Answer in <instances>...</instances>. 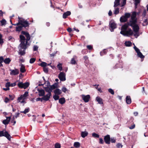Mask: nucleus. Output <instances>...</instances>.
I'll list each match as a JSON object with an SVG mask.
<instances>
[{"instance_id": "f257e3e1", "label": "nucleus", "mask_w": 148, "mask_h": 148, "mask_svg": "<svg viewBox=\"0 0 148 148\" xmlns=\"http://www.w3.org/2000/svg\"><path fill=\"white\" fill-rule=\"evenodd\" d=\"M26 39H25V37L22 35L20 36V41L21 42L19 46L21 47L22 48H24V49H26L27 47V45H29V44H28V41L30 39V35L28 33L26 35Z\"/></svg>"}, {"instance_id": "f03ea898", "label": "nucleus", "mask_w": 148, "mask_h": 148, "mask_svg": "<svg viewBox=\"0 0 148 148\" xmlns=\"http://www.w3.org/2000/svg\"><path fill=\"white\" fill-rule=\"evenodd\" d=\"M26 39H25V37L22 35L20 36V41L21 42L19 46L21 47L22 48H24V49H26L27 47V45H29V44H28V41L30 39V35L28 33L26 35Z\"/></svg>"}, {"instance_id": "7ed1b4c3", "label": "nucleus", "mask_w": 148, "mask_h": 148, "mask_svg": "<svg viewBox=\"0 0 148 148\" xmlns=\"http://www.w3.org/2000/svg\"><path fill=\"white\" fill-rule=\"evenodd\" d=\"M18 22L16 24H15L14 25H18L19 24L21 25L18 26L16 27V31L20 32L23 29V27H25L29 26V23L23 18L19 17H18Z\"/></svg>"}, {"instance_id": "20e7f679", "label": "nucleus", "mask_w": 148, "mask_h": 148, "mask_svg": "<svg viewBox=\"0 0 148 148\" xmlns=\"http://www.w3.org/2000/svg\"><path fill=\"white\" fill-rule=\"evenodd\" d=\"M132 27L133 31L135 34L134 36L136 38L139 36V26L136 24L133 25L132 26H131Z\"/></svg>"}, {"instance_id": "39448f33", "label": "nucleus", "mask_w": 148, "mask_h": 148, "mask_svg": "<svg viewBox=\"0 0 148 148\" xmlns=\"http://www.w3.org/2000/svg\"><path fill=\"white\" fill-rule=\"evenodd\" d=\"M5 136L9 140L11 139V137L8 132L5 130H3L0 131V137Z\"/></svg>"}, {"instance_id": "423d86ee", "label": "nucleus", "mask_w": 148, "mask_h": 148, "mask_svg": "<svg viewBox=\"0 0 148 148\" xmlns=\"http://www.w3.org/2000/svg\"><path fill=\"white\" fill-rule=\"evenodd\" d=\"M136 14L133 13L131 16V20L129 22L130 26H132L133 25L136 24Z\"/></svg>"}, {"instance_id": "0eeeda50", "label": "nucleus", "mask_w": 148, "mask_h": 148, "mask_svg": "<svg viewBox=\"0 0 148 148\" xmlns=\"http://www.w3.org/2000/svg\"><path fill=\"white\" fill-rule=\"evenodd\" d=\"M109 28L111 32H113L114 30L116 28V23L113 21H111L109 23Z\"/></svg>"}, {"instance_id": "6e6552de", "label": "nucleus", "mask_w": 148, "mask_h": 148, "mask_svg": "<svg viewBox=\"0 0 148 148\" xmlns=\"http://www.w3.org/2000/svg\"><path fill=\"white\" fill-rule=\"evenodd\" d=\"M29 85V83L28 82H26L24 83L22 82H19L18 84V85L19 88L25 89L27 88Z\"/></svg>"}, {"instance_id": "1a4fd4ad", "label": "nucleus", "mask_w": 148, "mask_h": 148, "mask_svg": "<svg viewBox=\"0 0 148 148\" xmlns=\"http://www.w3.org/2000/svg\"><path fill=\"white\" fill-rule=\"evenodd\" d=\"M129 26H130L129 22L125 23L124 25H123L121 27V31L120 32V34H124V32H125L127 30Z\"/></svg>"}, {"instance_id": "9d476101", "label": "nucleus", "mask_w": 148, "mask_h": 148, "mask_svg": "<svg viewBox=\"0 0 148 148\" xmlns=\"http://www.w3.org/2000/svg\"><path fill=\"white\" fill-rule=\"evenodd\" d=\"M133 34V32L131 28L128 29V30H126L124 34H122L124 36H129L132 35Z\"/></svg>"}, {"instance_id": "9b49d317", "label": "nucleus", "mask_w": 148, "mask_h": 148, "mask_svg": "<svg viewBox=\"0 0 148 148\" xmlns=\"http://www.w3.org/2000/svg\"><path fill=\"white\" fill-rule=\"evenodd\" d=\"M65 74L63 72H61L58 75V78L60 80L62 81H64L66 80Z\"/></svg>"}, {"instance_id": "f8f14e48", "label": "nucleus", "mask_w": 148, "mask_h": 148, "mask_svg": "<svg viewBox=\"0 0 148 148\" xmlns=\"http://www.w3.org/2000/svg\"><path fill=\"white\" fill-rule=\"evenodd\" d=\"M134 49L136 52L137 53V55L138 57L141 58H144V56L143 55L142 53L140 52V50L138 48L135 46H134Z\"/></svg>"}, {"instance_id": "ddd939ff", "label": "nucleus", "mask_w": 148, "mask_h": 148, "mask_svg": "<svg viewBox=\"0 0 148 148\" xmlns=\"http://www.w3.org/2000/svg\"><path fill=\"white\" fill-rule=\"evenodd\" d=\"M81 97L83 100L85 102H88L89 101L90 98V96L89 95H81Z\"/></svg>"}, {"instance_id": "4468645a", "label": "nucleus", "mask_w": 148, "mask_h": 148, "mask_svg": "<svg viewBox=\"0 0 148 148\" xmlns=\"http://www.w3.org/2000/svg\"><path fill=\"white\" fill-rule=\"evenodd\" d=\"M10 71H11L10 73L11 75H15L19 73V71L17 69H15L14 70L10 69Z\"/></svg>"}, {"instance_id": "2eb2a0df", "label": "nucleus", "mask_w": 148, "mask_h": 148, "mask_svg": "<svg viewBox=\"0 0 148 148\" xmlns=\"http://www.w3.org/2000/svg\"><path fill=\"white\" fill-rule=\"evenodd\" d=\"M104 140L105 143L108 144L110 143V135H107L104 137Z\"/></svg>"}, {"instance_id": "dca6fc26", "label": "nucleus", "mask_w": 148, "mask_h": 148, "mask_svg": "<svg viewBox=\"0 0 148 148\" xmlns=\"http://www.w3.org/2000/svg\"><path fill=\"white\" fill-rule=\"evenodd\" d=\"M51 96V93H48L47 95L43 96V97H42V99L43 100H45L46 101H48L50 98V97Z\"/></svg>"}, {"instance_id": "f3484780", "label": "nucleus", "mask_w": 148, "mask_h": 148, "mask_svg": "<svg viewBox=\"0 0 148 148\" xmlns=\"http://www.w3.org/2000/svg\"><path fill=\"white\" fill-rule=\"evenodd\" d=\"M20 48L19 50V52L18 53L21 56L24 55L25 53V50L26 49H24V48H22L20 46Z\"/></svg>"}, {"instance_id": "a211bd4d", "label": "nucleus", "mask_w": 148, "mask_h": 148, "mask_svg": "<svg viewBox=\"0 0 148 148\" xmlns=\"http://www.w3.org/2000/svg\"><path fill=\"white\" fill-rule=\"evenodd\" d=\"M11 119V117H6V119L3 120V123L5 125L8 124L10 121Z\"/></svg>"}, {"instance_id": "6ab92c4d", "label": "nucleus", "mask_w": 148, "mask_h": 148, "mask_svg": "<svg viewBox=\"0 0 148 148\" xmlns=\"http://www.w3.org/2000/svg\"><path fill=\"white\" fill-rule=\"evenodd\" d=\"M71 14V12L69 11H67L63 13L62 16L63 18L65 19L68 16H70Z\"/></svg>"}, {"instance_id": "aec40b11", "label": "nucleus", "mask_w": 148, "mask_h": 148, "mask_svg": "<svg viewBox=\"0 0 148 148\" xmlns=\"http://www.w3.org/2000/svg\"><path fill=\"white\" fill-rule=\"evenodd\" d=\"M17 101L18 102H20L21 103H25V101L23 99V98L21 95L18 97L17 99Z\"/></svg>"}, {"instance_id": "412c9836", "label": "nucleus", "mask_w": 148, "mask_h": 148, "mask_svg": "<svg viewBox=\"0 0 148 148\" xmlns=\"http://www.w3.org/2000/svg\"><path fill=\"white\" fill-rule=\"evenodd\" d=\"M126 103L128 104H130L132 102L131 97L129 96H127L126 98Z\"/></svg>"}, {"instance_id": "4be33fe9", "label": "nucleus", "mask_w": 148, "mask_h": 148, "mask_svg": "<svg viewBox=\"0 0 148 148\" xmlns=\"http://www.w3.org/2000/svg\"><path fill=\"white\" fill-rule=\"evenodd\" d=\"M77 57L74 56L72 58L71 61V64H76V62L75 59H77Z\"/></svg>"}, {"instance_id": "5701e85b", "label": "nucleus", "mask_w": 148, "mask_h": 148, "mask_svg": "<svg viewBox=\"0 0 148 148\" xmlns=\"http://www.w3.org/2000/svg\"><path fill=\"white\" fill-rule=\"evenodd\" d=\"M20 71L22 73H24L26 71V69L25 66L23 64L21 65V68H20Z\"/></svg>"}, {"instance_id": "b1692460", "label": "nucleus", "mask_w": 148, "mask_h": 148, "mask_svg": "<svg viewBox=\"0 0 148 148\" xmlns=\"http://www.w3.org/2000/svg\"><path fill=\"white\" fill-rule=\"evenodd\" d=\"M39 95L40 96H44L45 95V91L43 90H38Z\"/></svg>"}, {"instance_id": "393cba45", "label": "nucleus", "mask_w": 148, "mask_h": 148, "mask_svg": "<svg viewBox=\"0 0 148 148\" xmlns=\"http://www.w3.org/2000/svg\"><path fill=\"white\" fill-rule=\"evenodd\" d=\"M54 92L56 95H60L62 93L61 90L58 88H57L55 90Z\"/></svg>"}, {"instance_id": "a878e982", "label": "nucleus", "mask_w": 148, "mask_h": 148, "mask_svg": "<svg viewBox=\"0 0 148 148\" xmlns=\"http://www.w3.org/2000/svg\"><path fill=\"white\" fill-rule=\"evenodd\" d=\"M120 20V21L121 22H125L127 21V19L124 16L121 17Z\"/></svg>"}, {"instance_id": "bb28decb", "label": "nucleus", "mask_w": 148, "mask_h": 148, "mask_svg": "<svg viewBox=\"0 0 148 148\" xmlns=\"http://www.w3.org/2000/svg\"><path fill=\"white\" fill-rule=\"evenodd\" d=\"M96 100L99 104H102L103 103L102 99L100 97H96Z\"/></svg>"}, {"instance_id": "cd10ccee", "label": "nucleus", "mask_w": 148, "mask_h": 148, "mask_svg": "<svg viewBox=\"0 0 148 148\" xmlns=\"http://www.w3.org/2000/svg\"><path fill=\"white\" fill-rule=\"evenodd\" d=\"M65 102V100L64 98L62 97L59 99V102L61 104H63Z\"/></svg>"}, {"instance_id": "c85d7f7f", "label": "nucleus", "mask_w": 148, "mask_h": 148, "mask_svg": "<svg viewBox=\"0 0 148 148\" xmlns=\"http://www.w3.org/2000/svg\"><path fill=\"white\" fill-rule=\"evenodd\" d=\"M45 91L47 92L48 93H51L52 90L50 87H46L45 88Z\"/></svg>"}, {"instance_id": "c756f323", "label": "nucleus", "mask_w": 148, "mask_h": 148, "mask_svg": "<svg viewBox=\"0 0 148 148\" xmlns=\"http://www.w3.org/2000/svg\"><path fill=\"white\" fill-rule=\"evenodd\" d=\"M88 134V132H82L81 133V135L82 137L84 138L87 136Z\"/></svg>"}, {"instance_id": "7c9ffc66", "label": "nucleus", "mask_w": 148, "mask_h": 148, "mask_svg": "<svg viewBox=\"0 0 148 148\" xmlns=\"http://www.w3.org/2000/svg\"><path fill=\"white\" fill-rule=\"evenodd\" d=\"M21 96H22V97L23 98V99L25 100L28 96V92L26 91L25 92L23 95H21Z\"/></svg>"}, {"instance_id": "2f4dec72", "label": "nucleus", "mask_w": 148, "mask_h": 148, "mask_svg": "<svg viewBox=\"0 0 148 148\" xmlns=\"http://www.w3.org/2000/svg\"><path fill=\"white\" fill-rule=\"evenodd\" d=\"M11 61V60L9 58H6L4 60L3 62L6 64H8L10 63V61Z\"/></svg>"}, {"instance_id": "473e14b6", "label": "nucleus", "mask_w": 148, "mask_h": 148, "mask_svg": "<svg viewBox=\"0 0 148 148\" xmlns=\"http://www.w3.org/2000/svg\"><path fill=\"white\" fill-rule=\"evenodd\" d=\"M74 146L77 148H79L80 146V144L78 142H75L73 144Z\"/></svg>"}, {"instance_id": "72a5a7b5", "label": "nucleus", "mask_w": 148, "mask_h": 148, "mask_svg": "<svg viewBox=\"0 0 148 148\" xmlns=\"http://www.w3.org/2000/svg\"><path fill=\"white\" fill-rule=\"evenodd\" d=\"M119 5L120 0H115L114 2V7H116Z\"/></svg>"}, {"instance_id": "f704fd0d", "label": "nucleus", "mask_w": 148, "mask_h": 148, "mask_svg": "<svg viewBox=\"0 0 148 148\" xmlns=\"http://www.w3.org/2000/svg\"><path fill=\"white\" fill-rule=\"evenodd\" d=\"M119 8H115L114 11V14L115 15H116L118 14L119 13Z\"/></svg>"}, {"instance_id": "c9c22d12", "label": "nucleus", "mask_w": 148, "mask_h": 148, "mask_svg": "<svg viewBox=\"0 0 148 148\" xmlns=\"http://www.w3.org/2000/svg\"><path fill=\"white\" fill-rule=\"evenodd\" d=\"M30 110L29 108H27L25 109L24 111H21V112L22 113H24V114H26V113L28 112Z\"/></svg>"}, {"instance_id": "e433bc0d", "label": "nucleus", "mask_w": 148, "mask_h": 148, "mask_svg": "<svg viewBox=\"0 0 148 148\" xmlns=\"http://www.w3.org/2000/svg\"><path fill=\"white\" fill-rule=\"evenodd\" d=\"M0 23L2 26L5 25L6 24V21L5 19H3L0 21Z\"/></svg>"}, {"instance_id": "4c0bfd02", "label": "nucleus", "mask_w": 148, "mask_h": 148, "mask_svg": "<svg viewBox=\"0 0 148 148\" xmlns=\"http://www.w3.org/2000/svg\"><path fill=\"white\" fill-rule=\"evenodd\" d=\"M125 44L126 46L129 47L131 46L132 43L131 42L128 41L125 42Z\"/></svg>"}, {"instance_id": "58836bf2", "label": "nucleus", "mask_w": 148, "mask_h": 148, "mask_svg": "<svg viewBox=\"0 0 148 148\" xmlns=\"http://www.w3.org/2000/svg\"><path fill=\"white\" fill-rule=\"evenodd\" d=\"M2 35L0 34V44L2 45L4 42L3 39L2 38Z\"/></svg>"}, {"instance_id": "ea45409f", "label": "nucleus", "mask_w": 148, "mask_h": 148, "mask_svg": "<svg viewBox=\"0 0 148 148\" xmlns=\"http://www.w3.org/2000/svg\"><path fill=\"white\" fill-rule=\"evenodd\" d=\"M57 67L58 68L59 70L60 71H61L62 69V64L61 63H59L57 65Z\"/></svg>"}, {"instance_id": "a19ab883", "label": "nucleus", "mask_w": 148, "mask_h": 148, "mask_svg": "<svg viewBox=\"0 0 148 148\" xmlns=\"http://www.w3.org/2000/svg\"><path fill=\"white\" fill-rule=\"evenodd\" d=\"M47 65V64L44 62H42L41 63H40L39 65L41 66L42 67H46Z\"/></svg>"}, {"instance_id": "79ce46f5", "label": "nucleus", "mask_w": 148, "mask_h": 148, "mask_svg": "<svg viewBox=\"0 0 148 148\" xmlns=\"http://www.w3.org/2000/svg\"><path fill=\"white\" fill-rule=\"evenodd\" d=\"M148 24V21L147 19L145 20L143 23V25L144 26L147 25Z\"/></svg>"}, {"instance_id": "37998d69", "label": "nucleus", "mask_w": 148, "mask_h": 148, "mask_svg": "<svg viewBox=\"0 0 148 148\" xmlns=\"http://www.w3.org/2000/svg\"><path fill=\"white\" fill-rule=\"evenodd\" d=\"M55 148H60L61 145L58 143H57L55 144Z\"/></svg>"}, {"instance_id": "c03bdc74", "label": "nucleus", "mask_w": 148, "mask_h": 148, "mask_svg": "<svg viewBox=\"0 0 148 148\" xmlns=\"http://www.w3.org/2000/svg\"><path fill=\"white\" fill-rule=\"evenodd\" d=\"M36 59L34 58H32L30 59L29 60V62L30 63L32 64L35 61Z\"/></svg>"}, {"instance_id": "a18cd8bd", "label": "nucleus", "mask_w": 148, "mask_h": 148, "mask_svg": "<svg viewBox=\"0 0 148 148\" xmlns=\"http://www.w3.org/2000/svg\"><path fill=\"white\" fill-rule=\"evenodd\" d=\"M92 136L94 137H96L98 138L99 137V136L98 134L95 133H93L92 134Z\"/></svg>"}, {"instance_id": "49530a36", "label": "nucleus", "mask_w": 148, "mask_h": 148, "mask_svg": "<svg viewBox=\"0 0 148 148\" xmlns=\"http://www.w3.org/2000/svg\"><path fill=\"white\" fill-rule=\"evenodd\" d=\"M123 1L121 3V7L124 6L126 4V0H122Z\"/></svg>"}, {"instance_id": "de8ad7c7", "label": "nucleus", "mask_w": 148, "mask_h": 148, "mask_svg": "<svg viewBox=\"0 0 148 148\" xmlns=\"http://www.w3.org/2000/svg\"><path fill=\"white\" fill-rule=\"evenodd\" d=\"M8 39L9 40H10L12 42H14L15 41L14 38L11 36H9L8 38Z\"/></svg>"}, {"instance_id": "09e8293b", "label": "nucleus", "mask_w": 148, "mask_h": 148, "mask_svg": "<svg viewBox=\"0 0 148 148\" xmlns=\"http://www.w3.org/2000/svg\"><path fill=\"white\" fill-rule=\"evenodd\" d=\"M135 6H137L138 4L140 3V0H134Z\"/></svg>"}, {"instance_id": "8fccbe9b", "label": "nucleus", "mask_w": 148, "mask_h": 148, "mask_svg": "<svg viewBox=\"0 0 148 148\" xmlns=\"http://www.w3.org/2000/svg\"><path fill=\"white\" fill-rule=\"evenodd\" d=\"M58 95H55L53 97V99L55 100H58L59 99V96H58Z\"/></svg>"}, {"instance_id": "3c124183", "label": "nucleus", "mask_w": 148, "mask_h": 148, "mask_svg": "<svg viewBox=\"0 0 148 148\" xmlns=\"http://www.w3.org/2000/svg\"><path fill=\"white\" fill-rule=\"evenodd\" d=\"M50 87L52 89V90L55 89L57 87V85L56 84H53V85H51Z\"/></svg>"}, {"instance_id": "603ef678", "label": "nucleus", "mask_w": 148, "mask_h": 148, "mask_svg": "<svg viewBox=\"0 0 148 148\" xmlns=\"http://www.w3.org/2000/svg\"><path fill=\"white\" fill-rule=\"evenodd\" d=\"M130 14L129 13H126L125 14L124 16H125L126 18L127 19V18L130 17Z\"/></svg>"}, {"instance_id": "864d4df0", "label": "nucleus", "mask_w": 148, "mask_h": 148, "mask_svg": "<svg viewBox=\"0 0 148 148\" xmlns=\"http://www.w3.org/2000/svg\"><path fill=\"white\" fill-rule=\"evenodd\" d=\"M108 92L110 93L112 95H114V90L111 88H109L108 90Z\"/></svg>"}, {"instance_id": "5fc2aeb1", "label": "nucleus", "mask_w": 148, "mask_h": 148, "mask_svg": "<svg viewBox=\"0 0 148 148\" xmlns=\"http://www.w3.org/2000/svg\"><path fill=\"white\" fill-rule=\"evenodd\" d=\"M15 119V118L14 117V116H13V118L11 121V123H14V124H13V125H14L16 123V121L14 120Z\"/></svg>"}, {"instance_id": "6e6d98bb", "label": "nucleus", "mask_w": 148, "mask_h": 148, "mask_svg": "<svg viewBox=\"0 0 148 148\" xmlns=\"http://www.w3.org/2000/svg\"><path fill=\"white\" fill-rule=\"evenodd\" d=\"M62 90L64 92H66L68 90L64 86L62 88Z\"/></svg>"}, {"instance_id": "4d7b16f0", "label": "nucleus", "mask_w": 148, "mask_h": 148, "mask_svg": "<svg viewBox=\"0 0 148 148\" xmlns=\"http://www.w3.org/2000/svg\"><path fill=\"white\" fill-rule=\"evenodd\" d=\"M86 47H87V48L89 50H91L93 48L92 46L91 45H87Z\"/></svg>"}, {"instance_id": "13d9d810", "label": "nucleus", "mask_w": 148, "mask_h": 148, "mask_svg": "<svg viewBox=\"0 0 148 148\" xmlns=\"http://www.w3.org/2000/svg\"><path fill=\"white\" fill-rule=\"evenodd\" d=\"M43 71L45 73H47L49 71L48 68L45 67L43 68Z\"/></svg>"}, {"instance_id": "bf43d9fd", "label": "nucleus", "mask_w": 148, "mask_h": 148, "mask_svg": "<svg viewBox=\"0 0 148 148\" xmlns=\"http://www.w3.org/2000/svg\"><path fill=\"white\" fill-rule=\"evenodd\" d=\"M107 52L106 50H103L100 53V55L101 56H102L103 55V54H106V53Z\"/></svg>"}, {"instance_id": "052dcab7", "label": "nucleus", "mask_w": 148, "mask_h": 148, "mask_svg": "<svg viewBox=\"0 0 148 148\" xmlns=\"http://www.w3.org/2000/svg\"><path fill=\"white\" fill-rule=\"evenodd\" d=\"M99 143L101 144H103L104 143V141L102 138H100L99 139Z\"/></svg>"}, {"instance_id": "680f3d73", "label": "nucleus", "mask_w": 148, "mask_h": 148, "mask_svg": "<svg viewBox=\"0 0 148 148\" xmlns=\"http://www.w3.org/2000/svg\"><path fill=\"white\" fill-rule=\"evenodd\" d=\"M38 47L36 45H34L33 47V51H36L38 50Z\"/></svg>"}, {"instance_id": "e2e57ef3", "label": "nucleus", "mask_w": 148, "mask_h": 148, "mask_svg": "<svg viewBox=\"0 0 148 148\" xmlns=\"http://www.w3.org/2000/svg\"><path fill=\"white\" fill-rule=\"evenodd\" d=\"M87 51L85 49L83 50L82 51V53L83 54H86L87 53Z\"/></svg>"}, {"instance_id": "0e129e2a", "label": "nucleus", "mask_w": 148, "mask_h": 148, "mask_svg": "<svg viewBox=\"0 0 148 148\" xmlns=\"http://www.w3.org/2000/svg\"><path fill=\"white\" fill-rule=\"evenodd\" d=\"M116 147L118 148L122 147V145L120 143H118L116 144Z\"/></svg>"}, {"instance_id": "69168bd1", "label": "nucleus", "mask_w": 148, "mask_h": 148, "mask_svg": "<svg viewBox=\"0 0 148 148\" xmlns=\"http://www.w3.org/2000/svg\"><path fill=\"white\" fill-rule=\"evenodd\" d=\"M10 84L9 82H7L5 84V86L7 88H9L10 86Z\"/></svg>"}, {"instance_id": "338daca9", "label": "nucleus", "mask_w": 148, "mask_h": 148, "mask_svg": "<svg viewBox=\"0 0 148 148\" xmlns=\"http://www.w3.org/2000/svg\"><path fill=\"white\" fill-rule=\"evenodd\" d=\"M4 58L3 56L0 57V62H3L4 61Z\"/></svg>"}, {"instance_id": "774afa93", "label": "nucleus", "mask_w": 148, "mask_h": 148, "mask_svg": "<svg viewBox=\"0 0 148 148\" xmlns=\"http://www.w3.org/2000/svg\"><path fill=\"white\" fill-rule=\"evenodd\" d=\"M84 58L85 61H87L88 60V56H86L84 57Z\"/></svg>"}]
</instances>
